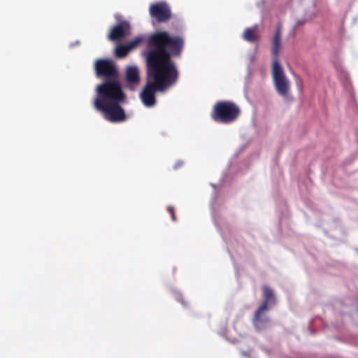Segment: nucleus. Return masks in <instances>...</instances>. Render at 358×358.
<instances>
[{"instance_id":"nucleus-1","label":"nucleus","mask_w":358,"mask_h":358,"mask_svg":"<svg viewBox=\"0 0 358 358\" xmlns=\"http://www.w3.org/2000/svg\"><path fill=\"white\" fill-rule=\"evenodd\" d=\"M147 45L150 48L145 57L148 80L140 98L145 106L152 107L157 101L155 94L166 92L178 80L179 71L172 57H180L185 41L181 36L159 30L148 38Z\"/></svg>"},{"instance_id":"nucleus-2","label":"nucleus","mask_w":358,"mask_h":358,"mask_svg":"<svg viewBox=\"0 0 358 358\" xmlns=\"http://www.w3.org/2000/svg\"><path fill=\"white\" fill-rule=\"evenodd\" d=\"M95 71L98 77H105L106 80L96 86V96L93 101L94 108L101 111L110 122L126 121L127 115L121 104L126 103L127 95L117 79L118 72L114 63L109 59H98Z\"/></svg>"},{"instance_id":"nucleus-3","label":"nucleus","mask_w":358,"mask_h":358,"mask_svg":"<svg viewBox=\"0 0 358 358\" xmlns=\"http://www.w3.org/2000/svg\"><path fill=\"white\" fill-rule=\"evenodd\" d=\"M241 115L239 106L231 101H219L215 103L210 113L211 118L216 122L230 124Z\"/></svg>"},{"instance_id":"nucleus-4","label":"nucleus","mask_w":358,"mask_h":358,"mask_svg":"<svg viewBox=\"0 0 358 358\" xmlns=\"http://www.w3.org/2000/svg\"><path fill=\"white\" fill-rule=\"evenodd\" d=\"M272 80L277 93L287 97L291 88V83L278 61H273L271 68Z\"/></svg>"},{"instance_id":"nucleus-5","label":"nucleus","mask_w":358,"mask_h":358,"mask_svg":"<svg viewBox=\"0 0 358 358\" xmlns=\"http://www.w3.org/2000/svg\"><path fill=\"white\" fill-rule=\"evenodd\" d=\"M150 15L157 22L168 21L171 17L170 8L164 2H158L151 4L149 8Z\"/></svg>"},{"instance_id":"nucleus-6","label":"nucleus","mask_w":358,"mask_h":358,"mask_svg":"<svg viewBox=\"0 0 358 358\" xmlns=\"http://www.w3.org/2000/svg\"><path fill=\"white\" fill-rule=\"evenodd\" d=\"M270 308L261 309V306L255 311L253 318L252 324L257 331H262L266 328V324L270 322V318L266 314V312Z\"/></svg>"},{"instance_id":"nucleus-7","label":"nucleus","mask_w":358,"mask_h":358,"mask_svg":"<svg viewBox=\"0 0 358 358\" xmlns=\"http://www.w3.org/2000/svg\"><path fill=\"white\" fill-rule=\"evenodd\" d=\"M129 24L126 21L122 22L112 28L108 38L113 41L120 40L129 33Z\"/></svg>"},{"instance_id":"nucleus-8","label":"nucleus","mask_w":358,"mask_h":358,"mask_svg":"<svg viewBox=\"0 0 358 358\" xmlns=\"http://www.w3.org/2000/svg\"><path fill=\"white\" fill-rule=\"evenodd\" d=\"M280 38H281V30H280V27H278L275 31V33L273 36V41H272L271 54H272V57L273 58V61H275V60L278 61V57L280 50L281 49Z\"/></svg>"},{"instance_id":"nucleus-9","label":"nucleus","mask_w":358,"mask_h":358,"mask_svg":"<svg viewBox=\"0 0 358 358\" xmlns=\"http://www.w3.org/2000/svg\"><path fill=\"white\" fill-rule=\"evenodd\" d=\"M264 292V301L261 305V309L269 308V305H273L275 303V298L273 290L267 285L262 287Z\"/></svg>"},{"instance_id":"nucleus-10","label":"nucleus","mask_w":358,"mask_h":358,"mask_svg":"<svg viewBox=\"0 0 358 358\" xmlns=\"http://www.w3.org/2000/svg\"><path fill=\"white\" fill-rule=\"evenodd\" d=\"M127 81L129 84H138L140 81L139 71L136 66H129L126 71Z\"/></svg>"},{"instance_id":"nucleus-11","label":"nucleus","mask_w":358,"mask_h":358,"mask_svg":"<svg viewBox=\"0 0 358 358\" xmlns=\"http://www.w3.org/2000/svg\"><path fill=\"white\" fill-rule=\"evenodd\" d=\"M243 39L250 43H255L259 41V37L258 34L257 27L247 28L244 31L243 35Z\"/></svg>"},{"instance_id":"nucleus-12","label":"nucleus","mask_w":358,"mask_h":358,"mask_svg":"<svg viewBox=\"0 0 358 358\" xmlns=\"http://www.w3.org/2000/svg\"><path fill=\"white\" fill-rule=\"evenodd\" d=\"M154 33L155 32L150 34L146 38L143 36H137L126 45H127L129 50L131 51L133 49L136 48L141 43H142L143 41H145V43L147 44V41H148V38ZM146 46H148V45H146ZM147 48H148V51L145 53V57H146V53L150 50V48L148 47H147Z\"/></svg>"},{"instance_id":"nucleus-13","label":"nucleus","mask_w":358,"mask_h":358,"mask_svg":"<svg viewBox=\"0 0 358 358\" xmlns=\"http://www.w3.org/2000/svg\"><path fill=\"white\" fill-rule=\"evenodd\" d=\"M130 52L127 45H119L115 48V56L118 58H123Z\"/></svg>"},{"instance_id":"nucleus-14","label":"nucleus","mask_w":358,"mask_h":358,"mask_svg":"<svg viewBox=\"0 0 358 358\" xmlns=\"http://www.w3.org/2000/svg\"><path fill=\"white\" fill-rule=\"evenodd\" d=\"M167 210L170 213L171 215V219L173 222H176L177 220V218H176V213H175V208L173 206H168L167 207Z\"/></svg>"},{"instance_id":"nucleus-15","label":"nucleus","mask_w":358,"mask_h":358,"mask_svg":"<svg viewBox=\"0 0 358 358\" xmlns=\"http://www.w3.org/2000/svg\"><path fill=\"white\" fill-rule=\"evenodd\" d=\"M305 22H306V20L305 19L298 20L296 21V22L294 28L296 29V28L299 27V26L305 24Z\"/></svg>"}]
</instances>
